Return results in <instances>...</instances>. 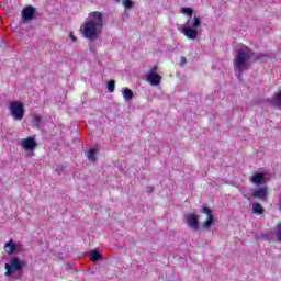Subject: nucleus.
I'll list each match as a JSON object with an SVG mask.
<instances>
[{
    "mask_svg": "<svg viewBox=\"0 0 281 281\" xmlns=\"http://www.w3.org/2000/svg\"><path fill=\"white\" fill-rule=\"evenodd\" d=\"M252 210L255 214H262L265 212V209L260 203H254L252 204Z\"/></svg>",
    "mask_w": 281,
    "mask_h": 281,
    "instance_id": "6ab92c4d",
    "label": "nucleus"
},
{
    "mask_svg": "<svg viewBox=\"0 0 281 281\" xmlns=\"http://www.w3.org/2000/svg\"><path fill=\"white\" fill-rule=\"evenodd\" d=\"M4 251L9 256H12V254H16L19 251V245L14 243V240L10 239L5 245H4Z\"/></svg>",
    "mask_w": 281,
    "mask_h": 281,
    "instance_id": "9b49d317",
    "label": "nucleus"
},
{
    "mask_svg": "<svg viewBox=\"0 0 281 281\" xmlns=\"http://www.w3.org/2000/svg\"><path fill=\"white\" fill-rule=\"evenodd\" d=\"M277 238L281 243V224L277 225Z\"/></svg>",
    "mask_w": 281,
    "mask_h": 281,
    "instance_id": "4be33fe9",
    "label": "nucleus"
},
{
    "mask_svg": "<svg viewBox=\"0 0 281 281\" xmlns=\"http://www.w3.org/2000/svg\"><path fill=\"white\" fill-rule=\"evenodd\" d=\"M7 278L10 276H14L16 271H21L23 269V261L19 257H12L8 263L4 265Z\"/></svg>",
    "mask_w": 281,
    "mask_h": 281,
    "instance_id": "20e7f679",
    "label": "nucleus"
},
{
    "mask_svg": "<svg viewBox=\"0 0 281 281\" xmlns=\"http://www.w3.org/2000/svg\"><path fill=\"white\" fill-rule=\"evenodd\" d=\"M122 95L125 102H131L135 94L133 93V90L128 88H123Z\"/></svg>",
    "mask_w": 281,
    "mask_h": 281,
    "instance_id": "2eb2a0df",
    "label": "nucleus"
},
{
    "mask_svg": "<svg viewBox=\"0 0 281 281\" xmlns=\"http://www.w3.org/2000/svg\"><path fill=\"white\" fill-rule=\"evenodd\" d=\"M193 12L192 8H182V14H187L189 19L182 27L178 29L189 41H196L199 38V27H201V18L194 15L192 19Z\"/></svg>",
    "mask_w": 281,
    "mask_h": 281,
    "instance_id": "7ed1b4c3",
    "label": "nucleus"
},
{
    "mask_svg": "<svg viewBox=\"0 0 281 281\" xmlns=\"http://www.w3.org/2000/svg\"><path fill=\"white\" fill-rule=\"evenodd\" d=\"M108 91L109 93H113V91H115V81H110L108 83Z\"/></svg>",
    "mask_w": 281,
    "mask_h": 281,
    "instance_id": "412c9836",
    "label": "nucleus"
},
{
    "mask_svg": "<svg viewBox=\"0 0 281 281\" xmlns=\"http://www.w3.org/2000/svg\"><path fill=\"white\" fill-rule=\"evenodd\" d=\"M251 58H254V50H251V48L248 46H241L235 50L233 65L235 76L239 80L243 79V71H247V69H249V63H251Z\"/></svg>",
    "mask_w": 281,
    "mask_h": 281,
    "instance_id": "f03ea898",
    "label": "nucleus"
},
{
    "mask_svg": "<svg viewBox=\"0 0 281 281\" xmlns=\"http://www.w3.org/2000/svg\"><path fill=\"white\" fill-rule=\"evenodd\" d=\"M186 63H188V60L186 59L184 56H182V57L180 58V66L183 67V65H186Z\"/></svg>",
    "mask_w": 281,
    "mask_h": 281,
    "instance_id": "5701e85b",
    "label": "nucleus"
},
{
    "mask_svg": "<svg viewBox=\"0 0 281 281\" xmlns=\"http://www.w3.org/2000/svg\"><path fill=\"white\" fill-rule=\"evenodd\" d=\"M263 57H265V55L260 54V55H258V56L256 57V60H260V58H263Z\"/></svg>",
    "mask_w": 281,
    "mask_h": 281,
    "instance_id": "393cba45",
    "label": "nucleus"
},
{
    "mask_svg": "<svg viewBox=\"0 0 281 281\" xmlns=\"http://www.w3.org/2000/svg\"><path fill=\"white\" fill-rule=\"evenodd\" d=\"M34 14H36V10L32 5L22 10V19H24V21H32V19H34Z\"/></svg>",
    "mask_w": 281,
    "mask_h": 281,
    "instance_id": "9d476101",
    "label": "nucleus"
},
{
    "mask_svg": "<svg viewBox=\"0 0 281 281\" xmlns=\"http://www.w3.org/2000/svg\"><path fill=\"white\" fill-rule=\"evenodd\" d=\"M87 256L90 257L91 262H100V260H102V252L98 250H91Z\"/></svg>",
    "mask_w": 281,
    "mask_h": 281,
    "instance_id": "4468645a",
    "label": "nucleus"
},
{
    "mask_svg": "<svg viewBox=\"0 0 281 281\" xmlns=\"http://www.w3.org/2000/svg\"><path fill=\"white\" fill-rule=\"evenodd\" d=\"M21 146L26 153H29L27 154L29 157H34V150L36 149V146H37L34 137H26L22 139Z\"/></svg>",
    "mask_w": 281,
    "mask_h": 281,
    "instance_id": "0eeeda50",
    "label": "nucleus"
},
{
    "mask_svg": "<svg viewBox=\"0 0 281 281\" xmlns=\"http://www.w3.org/2000/svg\"><path fill=\"white\" fill-rule=\"evenodd\" d=\"M202 214H206L207 221L202 224L203 229H210L212 225H214V215H212V210L207 206H204L202 210Z\"/></svg>",
    "mask_w": 281,
    "mask_h": 281,
    "instance_id": "1a4fd4ad",
    "label": "nucleus"
},
{
    "mask_svg": "<svg viewBox=\"0 0 281 281\" xmlns=\"http://www.w3.org/2000/svg\"><path fill=\"white\" fill-rule=\"evenodd\" d=\"M32 124H33V126L41 128V124H43V119L41 117V115H33Z\"/></svg>",
    "mask_w": 281,
    "mask_h": 281,
    "instance_id": "a211bd4d",
    "label": "nucleus"
},
{
    "mask_svg": "<svg viewBox=\"0 0 281 281\" xmlns=\"http://www.w3.org/2000/svg\"><path fill=\"white\" fill-rule=\"evenodd\" d=\"M252 196L256 199H267V187H261L252 192Z\"/></svg>",
    "mask_w": 281,
    "mask_h": 281,
    "instance_id": "f8f14e48",
    "label": "nucleus"
},
{
    "mask_svg": "<svg viewBox=\"0 0 281 281\" xmlns=\"http://www.w3.org/2000/svg\"><path fill=\"white\" fill-rule=\"evenodd\" d=\"M102 27H104V15L100 11H94L89 14V19L83 22L80 30L83 38L95 41L102 34Z\"/></svg>",
    "mask_w": 281,
    "mask_h": 281,
    "instance_id": "f257e3e1",
    "label": "nucleus"
},
{
    "mask_svg": "<svg viewBox=\"0 0 281 281\" xmlns=\"http://www.w3.org/2000/svg\"><path fill=\"white\" fill-rule=\"evenodd\" d=\"M250 181L255 183V186H262V183H265V175L255 173L251 176Z\"/></svg>",
    "mask_w": 281,
    "mask_h": 281,
    "instance_id": "ddd939ff",
    "label": "nucleus"
},
{
    "mask_svg": "<svg viewBox=\"0 0 281 281\" xmlns=\"http://www.w3.org/2000/svg\"><path fill=\"white\" fill-rule=\"evenodd\" d=\"M70 38H71L72 43H76V36H74L72 33H70Z\"/></svg>",
    "mask_w": 281,
    "mask_h": 281,
    "instance_id": "b1692460",
    "label": "nucleus"
},
{
    "mask_svg": "<svg viewBox=\"0 0 281 281\" xmlns=\"http://www.w3.org/2000/svg\"><path fill=\"white\" fill-rule=\"evenodd\" d=\"M184 221L191 229L196 232L199 229V215L196 214H189L184 216Z\"/></svg>",
    "mask_w": 281,
    "mask_h": 281,
    "instance_id": "6e6552de",
    "label": "nucleus"
},
{
    "mask_svg": "<svg viewBox=\"0 0 281 281\" xmlns=\"http://www.w3.org/2000/svg\"><path fill=\"white\" fill-rule=\"evenodd\" d=\"M9 112L15 121H21L25 117V109L23 108V103L19 101H13L9 104Z\"/></svg>",
    "mask_w": 281,
    "mask_h": 281,
    "instance_id": "39448f33",
    "label": "nucleus"
},
{
    "mask_svg": "<svg viewBox=\"0 0 281 281\" xmlns=\"http://www.w3.org/2000/svg\"><path fill=\"white\" fill-rule=\"evenodd\" d=\"M123 5H124L125 10H131V8H133V1L123 0Z\"/></svg>",
    "mask_w": 281,
    "mask_h": 281,
    "instance_id": "aec40b11",
    "label": "nucleus"
},
{
    "mask_svg": "<svg viewBox=\"0 0 281 281\" xmlns=\"http://www.w3.org/2000/svg\"><path fill=\"white\" fill-rule=\"evenodd\" d=\"M271 104L274 106H281V91L270 99Z\"/></svg>",
    "mask_w": 281,
    "mask_h": 281,
    "instance_id": "f3484780",
    "label": "nucleus"
},
{
    "mask_svg": "<svg viewBox=\"0 0 281 281\" xmlns=\"http://www.w3.org/2000/svg\"><path fill=\"white\" fill-rule=\"evenodd\" d=\"M158 67L154 66L146 75V80L151 87H157L161 85V76L159 75Z\"/></svg>",
    "mask_w": 281,
    "mask_h": 281,
    "instance_id": "423d86ee",
    "label": "nucleus"
},
{
    "mask_svg": "<svg viewBox=\"0 0 281 281\" xmlns=\"http://www.w3.org/2000/svg\"><path fill=\"white\" fill-rule=\"evenodd\" d=\"M97 155H98V150H97V149H93V148L90 149V150L88 151V155H87L88 161H91L92 164L95 162V161H98Z\"/></svg>",
    "mask_w": 281,
    "mask_h": 281,
    "instance_id": "dca6fc26",
    "label": "nucleus"
}]
</instances>
